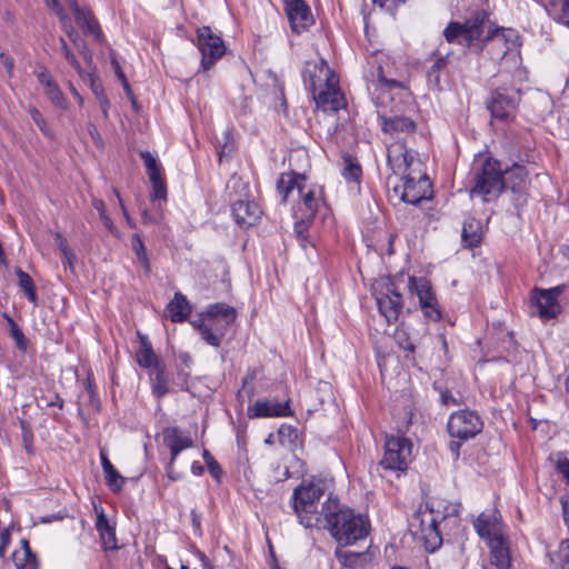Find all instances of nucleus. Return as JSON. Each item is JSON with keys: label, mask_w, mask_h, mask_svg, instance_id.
<instances>
[{"label": "nucleus", "mask_w": 569, "mask_h": 569, "mask_svg": "<svg viewBox=\"0 0 569 569\" xmlns=\"http://www.w3.org/2000/svg\"><path fill=\"white\" fill-rule=\"evenodd\" d=\"M84 389L88 393L89 402H90L91 407L96 411H99L100 410V399H99V396L96 390V385H94L92 373H89L87 376V379L84 381Z\"/></svg>", "instance_id": "obj_53"}, {"label": "nucleus", "mask_w": 569, "mask_h": 569, "mask_svg": "<svg viewBox=\"0 0 569 569\" xmlns=\"http://www.w3.org/2000/svg\"><path fill=\"white\" fill-rule=\"evenodd\" d=\"M432 56H435L436 58L432 64L427 70V82L432 90L442 91L443 87L441 78L442 74L446 73L448 69L450 53L437 54L435 52Z\"/></svg>", "instance_id": "obj_28"}, {"label": "nucleus", "mask_w": 569, "mask_h": 569, "mask_svg": "<svg viewBox=\"0 0 569 569\" xmlns=\"http://www.w3.org/2000/svg\"><path fill=\"white\" fill-rule=\"evenodd\" d=\"M84 78H88L91 90L101 107L103 116L107 118L110 102L107 94L104 93L102 84L98 81L97 77L91 72H86Z\"/></svg>", "instance_id": "obj_42"}, {"label": "nucleus", "mask_w": 569, "mask_h": 569, "mask_svg": "<svg viewBox=\"0 0 569 569\" xmlns=\"http://www.w3.org/2000/svg\"><path fill=\"white\" fill-rule=\"evenodd\" d=\"M21 435L24 448L28 453L33 452V432L30 428V423L27 420H20Z\"/></svg>", "instance_id": "obj_56"}, {"label": "nucleus", "mask_w": 569, "mask_h": 569, "mask_svg": "<svg viewBox=\"0 0 569 569\" xmlns=\"http://www.w3.org/2000/svg\"><path fill=\"white\" fill-rule=\"evenodd\" d=\"M149 379L151 383L152 395L157 399H162L166 395L170 392L166 366L163 362L150 369Z\"/></svg>", "instance_id": "obj_35"}, {"label": "nucleus", "mask_w": 569, "mask_h": 569, "mask_svg": "<svg viewBox=\"0 0 569 569\" xmlns=\"http://www.w3.org/2000/svg\"><path fill=\"white\" fill-rule=\"evenodd\" d=\"M542 291L543 288L533 287L529 292V300L539 319L542 322H548L558 317L561 312V306L559 301Z\"/></svg>", "instance_id": "obj_17"}, {"label": "nucleus", "mask_w": 569, "mask_h": 569, "mask_svg": "<svg viewBox=\"0 0 569 569\" xmlns=\"http://www.w3.org/2000/svg\"><path fill=\"white\" fill-rule=\"evenodd\" d=\"M232 217L236 223L243 229L257 224L262 210L254 200H237L231 206Z\"/></svg>", "instance_id": "obj_20"}, {"label": "nucleus", "mask_w": 569, "mask_h": 569, "mask_svg": "<svg viewBox=\"0 0 569 569\" xmlns=\"http://www.w3.org/2000/svg\"><path fill=\"white\" fill-rule=\"evenodd\" d=\"M556 471L562 477L569 486V458L561 456L556 462Z\"/></svg>", "instance_id": "obj_60"}, {"label": "nucleus", "mask_w": 569, "mask_h": 569, "mask_svg": "<svg viewBox=\"0 0 569 569\" xmlns=\"http://www.w3.org/2000/svg\"><path fill=\"white\" fill-rule=\"evenodd\" d=\"M163 445L167 447L176 446L183 443L184 441H192L191 437L188 435H183V432L178 427H166L161 431Z\"/></svg>", "instance_id": "obj_45"}, {"label": "nucleus", "mask_w": 569, "mask_h": 569, "mask_svg": "<svg viewBox=\"0 0 569 569\" xmlns=\"http://www.w3.org/2000/svg\"><path fill=\"white\" fill-rule=\"evenodd\" d=\"M511 31V29L495 26L487 11L477 10L465 22L450 21L442 34L448 43L481 51L486 43L496 38L507 41L506 32Z\"/></svg>", "instance_id": "obj_2"}, {"label": "nucleus", "mask_w": 569, "mask_h": 569, "mask_svg": "<svg viewBox=\"0 0 569 569\" xmlns=\"http://www.w3.org/2000/svg\"><path fill=\"white\" fill-rule=\"evenodd\" d=\"M482 428L483 421L473 410L462 409L450 415L447 423V431L452 438L449 442V450L456 460L460 456V448L463 442L479 435Z\"/></svg>", "instance_id": "obj_6"}, {"label": "nucleus", "mask_w": 569, "mask_h": 569, "mask_svg": "<svg viewBox=\"0 0 569 569\" xmlns=\"http://www.w3.org/2000/svg\"><path fill=\"white\" fill-rule=\"evenodd\" d=\"M14 273L18 278V287L20 290L26 295L27 299L33 303L34 306L38 305V293L37 288L34 286V282L32 278L23 271L21 268H16Z\"/></svg>", "instance_id": "obj_38"}, {"label": "nucleus", "mask_w": 569, "mask_h": 569, "mask_svg": "<svg viewBox=\"0 0 569 569\" xmlns=\"http://www.w3.org/2000/svg\"><path fill=\"white\" fill-rule=\"evenodd\" d=\"M278 440L281 446L295 451L303 446V435L297 428L288 423H282L278 429Z\"/></svg>", "instance_id": "obj_36"}, {"label": "nucleus", "mask_w": 569, "mask_h": 569, "mask_svg": "<svg viewBox=\"0 0 569 569\" xmlns=\"http://www.w3.org/2000/svg\"><path fill=\"white\" fill-rule=\"evenodd\" d=\"M206 316L208 317L209 333L218 339L217 343L209 345L220 347L228 329L237 319V310L224 302H218L207 308Z\"/></svg>", "instance_id": "obj_12"}, {"label": "nucleus", "mask_w": 569, "mask_h": 569, "mask_svg": "<svg viewBox=\"0 0 569 569\" xmlns=\"http://www.w3.org/2000/svg\"><path fill=\"white\" fill-rule=\"evenodd\" d=\"M520 101L521 90L513 84H503L490 90L486 107L493 119L509 123L515 120Z\"/></svg>", "instance_id": "obj_7"}, {"label": "nucleus", "mask_w": 569, "mask_h": 569, "mask_svg": "<svg viewBox=\"0 0 569 569\" xmlns=\"http://www.w3.org/2000/svg\"><path fill=\"white\" fill-rule=\"evenodd\" d=\"M43 2L48 8L53 10V12L60 18L61 21L66 19L64 10L60 4L59 0H43Z\"/></svg>", "instance_id": "obj_63"}, {"label": "nucleus", "mask_w": 569, "mask_h": 569, "mask_svg": "<svg viewBox=\"0 0 569 569\" xmlns=\"http://www.w3.org/2000/svg\"><path fill=\"white\" fill-rule=\"evenodd\" d=\"M375 4L387 9L392 12L398 9L399 6L403 4L407 0H372Z\"/></svg>", "instance_id": "obj_61"}, {"label": "nucleus", "mask_w": 569, "mask_h": 569, "mask_svg": "<svg viewBox=\"0 0 569 569\" xmlns=\"http://www.w3.org/2000/svg\"><path fill=\"white\" fill-rule=\"evenodd\" d=\"M131 247L133 252L137 256L139 263L141 264L144 274H149L151 272V262L147 253L146 246L143 240L139 233H133L131 236Z\"/></svg>", "instance_id": "obj_40"}, {"label": "nucleus", "mask_w": 569, "mask_h": 569, "mask_svg": "<svg viewBox=\"0 0 569 569\" xmlns=\"http://www.w3.org/2000/svg\"><path fill=\"white\" fill-rule=\"evenodd\" d=\"M96 528L99 532L103 550H117L116 527L110 523L103 511L97 515Z\"/></svg>", "instance_id": "obj_30"}, {"label": "nucleus", "mask_w": 569, "mask_h": 569, "mask_svg": "<svg viewBox=\"0 0 569 569\" xmlns=\"http://www.w3.org/2000/svg\"><path fill=\"white\" fill-rule=\"evenodd\" d=\"M29 114H30L31 119L33 120V122L37 124V127L40 129V131L43 134L49 136L50 129L48 128L47 122H46L43 116L41 114V112L37 108H31L29 110Z\"/></svg>", "instance_id": "obj_59"}, {"label": "nucleus", "mask_w": 569, "mask_h": 569, "mask_svg": "<svg viewBox=\"0 0 569 569\" xmlns=\"http://www.w3.org/2000/svg\"><path fill=\"white\" fill-rule=\"evenodd\" d=\"M100 461L101 467L104 473L106 485L109 487V489L113 492H119L124 482L126 479L122 477L117 469L113 467L111 461L108 458V455L106 450H100Z\"/></svg>", "instance_id": "obj_32"}, {"label": "nucleus", "mask_w": 569, "mask_h": 569, "mask_svg": "<svg viewBox=\"0 0 569 569\" xmlns=\"http://www.w3.org/2000/svg\"><path fill=\"white\" fill-rule=\"evenodd\" d=\"M435 390L439 391L440 401L443 406H459L460 402L453 397L452 392L448 388H442L437 383L433 385Z\"/></svg>", "instance_id": "obj_57"}, {"label": "nucleus", "mask_w": 569, "mask_h": 569, "mask_svg": "<svg viewBox=\"0 0 569 569\" xmlns=\"http://www.w3.org/2000/svg\"><path fill=\"white\" fill-rule=\"evenodd\" d=\"M194 44L201 53L200 67L203 71L210 70L227 51L221 33L214 32L209 26L197 29Z\"/></svg>", "instance_id": "obj_9"}, {"label": "nucleus", "mask_w": 569, "mask_h": 569, "mask_svg": "<svg viewBox=\"0 0 569 569\" xmlns=\"http://www.w3.org/2000/svg\"><path fill=\"white\" fill-rule=\"evenodd\" d=\"M290 399L284 401H270L268 399L257 400L252 406L248 407V417L253 418H282L293 416L290 407Z\"/></svg>", "instance_id": "obj_18"}, {"label": "nucleus", "mask_w": 569, "mask_h": 569, "mask_svg": "<svg viewBox=\"0 0 569 569\" xmlns=\"http://www.w3.org/2000/svg\"><path fill=\"white\" fill-rule=\"evenodd\" d=\"M139 348L136 351V361L143 369H152L162 363L153 351L152 345L147 336L138 332Z\"/></svg>", "instance_id": "obj_29"}, {"label": "nucleus", "mask_w": 569, "mask_h": 569, "mask_svg": "<svg viewBox=\"0 0 569 569\" xmlns=\"http://www.w3.org/2000/svg\"><path fill=\"white\" fill-rule=\"evenodd\" d=\"M61 43V51L66 60L74 68V70L78 72V74L84 79L86 71L82 69L80 62L77 60L76 56L71 51V49L68 47L66 40L63 38H60Z\"/></svg>", "instance_id": "obj_54"}, {"label": "nucleus", "mask_w": 569, "mask_h": 569, "mask_svg": "<svg viewBox=\"0 0 569 569\" xmlns=\"http://www.w3.org/2000/svg\"><path fill=\"white\" fill-rule=\"evenodd\" d=\"M412 442L405 436H386L385 453L380 461L383 469L403 471L412 455Z\"/></svg>", "instance_id": "obj_10"}, {"label": "nucleus", "mask_w": 569, "mask_h": 569, "mask_svg": "<svg viewBox=\"0 0 569 569\" xmlns=\"http://www.w3.org/2000/svg\"><path fill=\"white\" fill-rule=\"evenodd\" d=\"M408 289L418 297L419 307L426 319L433 322L442 319V310L430 280L411 276L408 279Z\"/></svg>", "instance_id": "obj_11"}, {"label": "nucleus", "mask_w": 569, "mask_h": 569, "mask_svg": "<svg viewBox=\"0 0 569 569\" xmlns=\"http://www.w3.org/2000/svg\"><path fill=\"white\" fill-rule=\"evenodd\" d=\"M190 517L194 535L202 536L201 515L196 509H192Z\"/></svg>", "instance_id": "obj_64"}, {"label": "nucleus", "mask_w": 569, "mask_h": 569, "mask_svg": "<svg viewBox=\"0 0 569 569\" xmlns=\"http://www.w3.org/2000/svg\"><path fill=\"white\" fill-rule=\"evenodd\" d=\"M54 240L57 242L59 250L61 251V253L63 256V266L64 267L68 266L71 268L76 260V256H74L72 249L70 248V246L68 244L67 239L60 232H56Z\"/></svg>", "instance_id": "obj_48"}, {"label": "nucleus", "mask_w": 569, "mask_h": 569, "mask_svg": "<svg viewBox=\"0 0 569 569\" xmlns=\"http://www.w3.org/2000/svg\"><path fill=\"white\" fill-rule=\"evenodd\" d=\"M548 556L555 569H569V539L562 540L558 549Z\"/></svg>", "instance_id": "obj_41"}, {"label": "nucleus", "mask_w": 569, "mask_h": 569, "mask_svg": "<svg viewBox=\"0 0 569 569\" xmlns=\"http://www.w3.org/2000/svg\"><path fill=\"white\" fill-rule=\"evenodd\" d=\"M482 223L475 217H468L462 226L461 243L463 248L473 249L482 242Z\"/></svg>", "instance_id": "obj_27"}, {"label": "nucleus", "mask_w": 569, "mask_h": 569, "mask_svg": "<svg viewBox=\"0 0 569 569\" xmlns=\"http://www.w3.org/2000/svg\"><path fill=\"white\" fill-rule=\"evenodd\" d=\"M66 33L69 37L70 41L77 48L83 60L88 63H92V52L87 46V42L79 36V33L74 30L72 26H69L66 29Z\"/></svg>", "instance_id": "obj_44"}, {"label": "nucleus", "mask_w": 569, "mask_h": 569, "mask_svg": "<svg viewBox=\"0 0 569 569\" xmlns=\"http://www.w3.org/2000/svg\"><path fill=\"white\" fill-rule=\"evenodd\" d=\"M3 318L10 327V335L14 339L17 348L21 351H26L28 339L26 338L24 333L8 313H3Z\"/></svg>", "instance_id": "obj_47"}, {"label": "nucleus", "mask_w": 569, "mask_h": 569, "mask_svg": "<svg viewBox=\"0 0 569 569\" xmlns=\"http://www.w3.org/2000/svg\"><path fill=\"white\" fill-rule=\"evenodd\" d=\"M17 569H38V559L31 549L17 550L12 555Z\"/></svg>", "instance_id": "obj_43"}, {"label": "nucleus", "mask_w": 569, "mask_h": 569, "mask_svg": "<svg viewBox=\"0 0 569 569\" xmlns=\"http://www.w3.org/2000/svg\"><path fill=\"white\" fill-rule=\"evenodd\" d=\"M321 516L322 527L341 547L353 545L369 535L368 517L342 506L337 498L329 497L322 503Z\"/></svg>", "instance_id": "obj_1"}, {"label": "nucleus", "mask_w": 569, "mask_h": 569, "mask_svg": "<svg viewBox=\"0 0 569 569\" xmlns=\"http://www.w3.org/2000/svg\"><path fill=\"white\" fill-rule=\"evenodd\" d=\"M503 169L499 160L488 157L471 171V196H480L483 202L497 199L503 191Z\"/></svg>", "instance_id": "obj_5"}, {"label": "nucleus", "mask_w": 569, "mask_h": 569, "mask_svg": "<svg viewBox=\"0 0 569 569\" xmlns=\"http://www.w3.org/2000/svg\"><path fill=\"white\" fill-rule=\"evenodd\" d=\"M202 458H203L212 478L217 481H220L223 471H222V468L220 467V465L218 463V461L213 458V456L207 449H204L202 451Z\"/></svg>", "instance_id": "obj_52"}, {"label": "nucleus", "mask_w": 569, "mask_h": 569, "mask_svg": "<svg viewBox=\"0 0 569 569\" xmlns=\"http://www.w3.org/2000/svg\"><path fill=\"white\" fill-rule=\"evenodd\" d=\"M152 193L151 199L154 200H167V186L164 179L151 181Z\"/></svg>", "instance_id": "obj_58"}, {"label": "nucleus", "mask_w": 569, "mask_h": 569, "mask_svg": "<svg viewBox=\"0 0 569 569\" xmlns=\"http://www.w3.org/2000/svg\"><path fill=\"white\" fill-rule=\"evenodd\" d=\"M490 549V562L497 569H509L511 567V557L509 542L505 536L492 539L487 543Z\"/></svg>", "instance_id": "obj_26"}, {"label": "nucleus", "mask_w": 569, "mask_h": 569, "mask_svg": "<svg viewBox=\"0 0 569 569\" xmlns=\"http://www.w3.org/2000/svg\"><path fill=\"white\" fill-rule=\"evenodd\" d=\"M368 71L365 76L367 80V87L370 90L371 87L380 86L389 91L396 89H406V84L402 81L388 78L385 72V67H389L388 59L380 52L371 54L367 60Z\"/></svg>", "instance_id": "obj_16"}, {"label": "nucleus", "mask_w": 569, "mask_h": 569, "mask_svg": "<svg viewBox=\"0 0 569 569\" xmlns=\"http://www.w3.org/2000/svg\"><path fill=\"white\" fill-rule=\"evenodd\" d=\"M307 178L303 173H298L293 170L282 172L277 180V191L282 198V202L288 201V197L295 189L299 194L306 189Z\"/></svg>", "instance_id": "obj_25"}, {"label": "nucleus", "mask_w": 569, "mask_h": 569, "mask_svg": "<svg viewBox=\"0 0 569 569\" xmlns=\"http://www.w3.org/2000/svg\"><path fill=\"white\" fill-rule=\"evenodd\" d=\"M192 326L199 332V335L201 336L202 340L206 341V343H217L218 342V339L216 337H213L211 333H209L208 317L206 316V311L201 315V318L192 321Z\"/></svg>", "instance_id": "obj_50"}, {"label": "nucleus", "mask_w": 569, "mask_h": 569, "mask_svg": "<svg viewBox=\"0 0 569 569\" xmlns=\"http://www.w3.org/2000/svg\"><path fill=\"white\" fill-rule=\"evenodd\" d=\"M376 301L380 315L386 319L388 325L396 323L403 309V297L398 291L396 284L391 281L387 282L376 295Z\"/></svg>", "instance_id": "obj_15"}, {"label": "nucleus", "mask_w": 569, "mask_h": 569, "mask_svg": "<svg viewBox=\"0 0 569 569\" xmlns=\"http://www.w3.org/2000/svg\"><path fill=\"white\" fill-rule=\"evenodd\" d=\"M293 32L300 33L313 22L310 8L303 0H283Z\"/></svg>", "instance_id": "obj_21"}, {"label": "nucleus", "mask_w": 569, "mask_h": 569, "mask_svg": "<svg viewBox=\"0 0 569 569\" xmlns=\"http://www.w3.org/2000/svg\"><path fill=\"white\" fill-rule=\"evenodd\" d=\"M559 1L560 8L557 2H549L547 7L548 13L555 21L569 26V0Z\"/></svg>", "instance_id": "obj_46"}, {"label": "nucleus", "mask_w": 569, "mask_h": 569, "mask_svg": "<svg viewBox=\"0 0 569 569\" xmlns=\"http://www.w3.org/2000/svg\"><path fill=\"white\" fill-rule=\"evenodd\" d=\"M326 486L321 479H303L293 489L290 505L298 517L299 523L305 528H319L321 526V511L317 512V503L325 495Z\"/></svg>", "instance_id": "obj_3"}, {"label": "nucleus", "mask_w": 569, "mask_h": 569, "mask_svg": "<svg viewBox=\"0 0 569 569\" xmlns=\"http://www.w3.org/2000/svg\"><path fill=\"white\" fill-rule=\"evenodd\" d=\"M395 340L401 349L408 351L409 353H415L416 346L411 342L408 332L402 328H397L395 332Z\"/></svg>", "instance_id": "obj_55"}, {"label": "nucleus", "mask_w": 569, "mask_h": 569, "mask_svg": "<svg viewBox=\"0 0 569 569\" xmlns=\"http://www.w3.org/2000/svg\"><path fill=\"white\" fill-rule=\"evenodd\" d=\"M44 92H46L47 97L50 99V101L56 107H58L60 109L68 108V101H67L64 94L62 93V91L60 90V88L58 87L56 81L53 83L49 84L44 89Z\"/></svg>", "instance_id": "obj_49"}, {"label": "nucleus", "mask_w": 569, "mask_h": 569, "mask_svg": "<svg viewBox=\"0 0 569 569\" xmlns=\"http://www.w3.org/2000/svg\"><path fill=\"white\" fill-rule=\"evenodd\" d=\"M388 162L392 166L393 172H400L402 177L409 171H418L421 163L415 158L412 151L405 146H395L388 153Z\"/></svg>", "instance_id": "obj_24"}, {"label": "nucleus", "mask_w": 569, "mask_h": 569, "mask_svg": "<svg viewBox=\"0 0 569 569\" xmlns=\"http://www.w3.org/2000/svg\"><path fill=\"white\" fill-rule=\"evenodd\" d=\"M193 446V441H184L183 443L179 445V447H176L174 445L171 447H168L170 450V460L169 462L174 463L177 460L179 453L188 448H191Z\"/></svg>", "instance_id": "obj_62"}, {"label": "nucleus", "mask_w": 569, "mask_h": 569, "mask_svg": "<svg viewBox=\"0 0 569 569\" xmlns=\"http://www.w3.org/2000/svg\"><path fill=\"white\" fill-rule=\"evenodd\" d=\"M403 183L401 186V200L410 203L418 204L423 200H429L432 196V184L426 173L418 169V171H409L402 177Z\"/></svg>", "instance_id": "obj_13"}, {"label": "nucleus", "mask_w": 569, "mask_h": 569, "mask_svg": "<svg viewBox=\"0 0 569 569\" xmlns=\"http://www.w3.org/2000/svg\"><path fill=\"white\" fill-rule=\"evenodd\" d=\"M301 202L298 206L296 216L313 221L320 207L325 204L323 188L313 186L300 193Z\"/></svg>", "instance_id": "obj_23"}, {"label": "nucleus", "mask_w": 569, "mask_h": 569, "mask_svg": "<svg viewBox=\"0 0 569 569\" xmlns=\"http://www.w3.org/2000/svg\"><path fill=\"white\" fill-rule=\"evenodd\" d=\"M473 527L479 537L486 540L487 543L492 539L505 536L503 523L496 511L490 513L481 512L473 521Z\"/></svg>", "instance_id": "obj_22"}, {"label": "nucleus", "mask_w": 569, "mask_h": 569, "mask_svg": "<svg viewBox=\"0 0 569 569\" xmlns=\"http://www.w3.org/2000/svg\"><path fill=\"white\" fill-rule=\"evenodd\" d=\"M503 190L511 192V202L517 211V216L521 217L523 209L530 199L529 172L523 164L513 162L511 166L503 168Z\"/></svg>", "instance_id": "obj_8"}, {"label": "nucleus", "mask_w": 569, "mask_h": 569, "mask_svg": "<svg viewBox=\"0 0 569 569\" xmlns=\"http://www.w3.org/2000/svg\"><path fill=\"white\" fill-rule=\"evenodd\" d=\"M312 221H309L305 218H299V220L295 223V232L297 236L300 246L306 249L309 241V227Z\"/></svg>", "instance_id": "obj_51"}, {"label": "nucleus", "mask_w": 569, "mask_h": 569, "mask_svg": "<svg viewBox=\"0 0 569 569\" xmlns=\"http://www.w3.org/2000/svg\"><path fill=\"white\" fill-rule=\"evenodd\" d=\"M343 160V169H342V177L348 182H356L359 183L362 177V168L360 163L349 153H345L342 156Z\"/></svg>", "instance_id": "obj_39"}, {"label": "nucleus", "mask_w": 569, "mask_h": 569, "mask_svg": "<svg viewBox=\"0 0 569 569\" xmlns=\"http://www.w3.org/2000/svg\"><path fill=\"white\" fill-rule=\"evenodd\" d=\"M76 23L84 34H91L99 42L103 40V32L93 12L86 8L74 16Z\"/></svg>", "instance_id": "obj_31"}, {"label": "nucleus", "mask_w": 569, "mask_h": 569, "mask_svg": "<svg viewBox=\"0 0 569 569\" xmlns=\"http://www.w3.org/2000/svg\"><path fill=\"white\" fill-rule=\"evenodd\" d=\"M382 130L386 133H413L417 130V123L408 117H392L383 120Z\"/></svg>", "instance_id": "obj_37"}, {"label": "nucleus", "mask_w": 569, "mask_h": 569, "mask_svg": "<svg viewBox=\"0 0 569 569\" xmlns=\"http://www.w3.org/2000/svg\"><path fill=\"white\" fill-rule=\"evenodd\" d=\"M335 556L339 563L345 568L363 567L371 559L368 551L355 552L346 550L345 547H341L339 545L335 550Z\"/></svg>", "instance_id": "obj_33"}, {"label": "nucleus", "mask_w": 569, "mask_h": 569, "mask_svg": "<svg viewBox=\"0 0 569 569\" xmlns=\"http://www.w3.org/2000/svg\"><path fill=\"white\" fill-rule=\"evenodd\" d=\"M170 320L172 322H183L191 313V305L181 292H176L173 299L167 305Z\"/></svg>", "instance_id": "obj_34"}, {"label": "nucleus", "mask_w": 569, "mask_h": 569, "mask_svg": "<svg viewBox=\"0 0 569 569\" xmlns=\"http://www.w3.org/2000/svg\"><path fill=\"white\" fill-rule=\"evenodd\" d=\"M317 108L323 112H338L347 107L345 94L341 92L339 82L331 83L317 93L312 94Z\"/></svg>", "instance_id": "obj_19"}, {"label": "nucleus", "mask_w": 569, "mask_h": 569, "mask_svg": "<svg viewBox=\"0 0 569 569\" xmlns=\"http://www.w3.org/2000/svg\"><path fill=\"white\" fill-rule=\"evenodd\" d=\"M303 83L312 94L322 88L338 83V77L326 60L307 61L302 71Z\"/></svg>", "instance_id": "obj_14"}, {"label": "nucleus", "mask_w": 569, "mask_h": 569, "mask_svg": "<svg viewBox=\"0 0 569 569\" xmlns=\"http://www.w3.org/2000/svg\"><path fill=\"white\" fill-rule=\"evenodd\" d=\"M442 501L437 500L421 503L410 523L413 533L421 538L428 552L437 551L442 545L439 522L447 516L440 511Z\"/></svg>", "instance_id": "obj_4"}]
</instances>
